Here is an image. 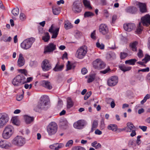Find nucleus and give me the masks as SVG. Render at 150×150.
<instances>
[{"label":"nucleus","mask_w":150,"mask_h":150,"mask_svg":"<svg viewBox=\"0 0 150 150\" xmlns=\"http://www.w3.org/2000/svg\"><path fill=\"white\" fill-rule=\"evenodd\" d=\"M20 18L22 21L25 20L26 18L25 14L23 13H21L20 16Z\"/></svg>","instance_id":"nucleus-55"},{"label":"nucleus","mask_w":150,"mask_h":150,"mask_svg":"<svg viewBox=\"0 0 150 150\" xmlns=\"http://www.w3.org/2000/svg\"><path fill=\"white\" fill-rule=\"evenodd\" d=\"M23 95L22 94L17 96L16 97V100L18 101L21 100L23 98Z\"/></svg>","instance_id":"nucleus-57"},{"label":"nucleus","mask_w":150,"mask_h":150,"mask_svg":"<svg viewBox=\"0 0 150 150\" xmlns=\"http://www.w3.org/2000/svg\"><path fill=\"white\" fill-rule=\"evenodd\" d=\"M57 129V126L56 123L55 122H52L47 126V130L49 135H52L56 132Z\"/></svg>","instance_id":"nucleus-6"},{"label":"nucleus","mask_w":150,"mask_h":150,"mask_svg":"<svg viewBox=\"0 0 150 150\" xmlns=\"http://www.w3.org/2000/svg\"><path fill=\"white\" fill-rule=\"evenodd\" d=\"M59 27H54L53 24H52L49 28L48 31L51 34H52L51 38H56L58 35Z\"/></svg>","instance_id":"nucleus-10"},{"label":"nucleus","mask_w":150,"mask_h":150,"mask_svg":"<svg viewBox=\"0 0 150 150\" xmlns=\"http://www.w3.org/2000/svg\"><path fill=\"white\" fill-rule=\"evenodd\" d=\"M118 79L116 76H112L110 77L108 80L107 84L110 86H115L118 82Z\"/></svg>","instance_id":"nucleus-12"},{"label":"nucleus","mask_w":150,"mask_h":150,"mask_svg":"<svg viewBox=\"0 0 150 150\" xmlns=\"http://www.w3.org/2000/svg\"><path fill=\"white\" fill-rule=\"evenodd\" d=\"M127 132H130L133 130L135 129V127L131 122H129L127 123Z\"/></svg>","instance_id":"nucleus-23"},{"label":"nucleus","mask_w":150,"mask_h":150,"mask_svg":"<svg viewBox=\"0 0 150 150\" xmlns=\"http://www.w3.org/2000/svg\"><path fill=\"white\" fill-rule=\"evenodd\" d=\"M56 49V45L53 43H50L44 48V53L45 54L47 53L52 52Z\"/></svg>","instance_id":"nucleus-14"},{"label":"nucleus","mask_w":150,"mask_h":150,"mask_svg":"<svg viewBox=\"0 0 150 150\" xmlns=\"http://www.w3.org/2000/svg\"><path fill=\"white\" fill-rule=\"evenodd\" d=\"M12 13L15 16L18 15L19 13V9L18 8L13 9L12 11Z\"/></svg>","instance_id":"nucleus-40"},{"label":"nucleus","mask_w":150,"mask_h":150,"mask_svg":"<svg viewBox=\"0 0 150 150\" xmlns=\"http://www.w3.org/2000/svg\"><path fill=\"white\" fill-rule=\"evenodd\" d=\"M142 22L143 25L147 26L150 24V16L146 14L141 18Z\"/></svg>","instance_id":"nucleus-17"},{"label":"nucleus","mask_w":150,"mask_h":150,"mask_svg":"<svg viewBox=\"0 0 150 150\" xmlns=\"http://www.w3.org/2000/svg\"><path fill=\"white\" fill-rule=\"evenodd\" d=\"M150 95L149 94H147L144 97L143 99L142 100L141 102V103L142 104L144 103L146 100L150 98Z\"/></svg>","instance_id":"nucleus-43"},{"label":"nucleus","mask_w":150,"mask_h":150,"mask_svg":"<svg viewBox=\"0 0 150 150\" xmlns=\"http://www.w3.org/2000/svg\"><path fill=\"white\" fill-rule=\"evenodd\" d=\"M64 67L63 65H59L57 64L55 67L53 69V70L55 71H61Z\"/></svg>","instance_id":"nucleus-28"},{"label":"nucleus","mask_w":150,"mask_h":150,"mask_svg":"<svg viewBox=\"0 0 150 150\" xmlns=\"http://www.w3.org/2000/svg\"><path fill=\"white\" fill-rule=\"evenodd\" d=\"M91 37L92 39L95 40L96 39V30H94L92 33L91 35Z\"/></svg>","instance_id":"nucleus-50"},{"label":"nucleus","mask_w":150,"mask_h":150,"mask_svg":"<svg viewBox=\"0 0 150 150\" xmlns=\"http://www.w3.org/2000/svg\"><path fill=\"white\" fill-rule=\"evenodd\" d=\"M93 65L95 68L98 69H103L105 66L104 62L99 59H97L93 61Z\"/></svg>","instance_id":"nucleus-13"},{"label":"nucleus","mask_w":150,"mask_h":150,"mask_svg":"<svg viewBox=\"0 0 150 150\" xmlns=\"http://www.w3.org/2000/svg\"><path fill=\"white\" fill-rule=\"evenodd\" d=\"M128 55V54L125 52L120 53V57L121 59L125 58Z\"/></svg>","instance_id":"nucleus-47"},{"label":"nucleus","mask_w":150,"mask_h":150,"mask_svg":"<svg viewBox=\"0 0 150 150\" xmlns=\"http://www.w3.org/2000/svg\"><path fill=\"white\" fill-rule=\"evenodd\" d=\"M64 146V145L62 143H55L50 145L49 147L51 149L54 150H59Z\"/></svg>","instance_id":"nucleus-18"},{"label":"nucleus","mask_w":150,"mask_h":150,"mask_svg":"<svg viewBox=\"0 0 150 150\" xmlns=\"http://www.w3.org/2000/svg\"><path fill=\"white\" fill-rule=\"evenodd\" d=\"M96 74H90L88 77L87 82L90 83L93 81L94 80Z\"/></svg>","instance_id":"nucleus-31"},{"label":"nucleus","mask_w":150,"mask_h":150,"mask_svg":"<svg viewBox=\"0 0 150 150\" xmlns=\"http://www.w3.org/2000/svg\"><path fill=\"white\" fill-rule=\"evenodd\" d=\"M99 32L103 35L107 34L108 32V29L107 26L105 24H101L99 27Z\"/></svg>","instance_id":"nucleus-16"},{"label":"nucleus","mask_w":150,"mask_h":150,"mask_svg":"<svg viewBox=\"0 0 150 150\" xmlns=\"http://www.w3.org/2000/svg\"><path fill=\"white\" fill-rule=\"evenodd\" d=\"M73 105V103L72 99L70 98H68L67 99V107L69 108L72 107Z\"/></svg>","instance_id":"nucleus-33"},{"label":"nucleus","mask_w":150,"mask_h":150,"mask_svg":"<svg viewBox=\"0 0 150 150\" xmlns=\"http://www.w3.org/2000/svg\"><path fill=\"white\" fill-rule=\"evenodd\" d=\"M50 38L49 33H45V35L42 37V40L45 42H48Z\"/></svg>","instance_id":"nucleus-34"},{"label":"nucleus","mask_w":150,"mask_h":150,"mask_svg":"<svg viewBox=\"0 0 150 150\" xmlns=\"http://www.w3.org/2000/svg\"><path fill=\"white\" fill-rule=\"evenodd\" d=\"M137 45V42H134L130 44L129 46L133 51L135 52L137 51V48L136 47Z\"/></svg>","instance_id":"nucleus-32"},{"label":"nucleus","mask_w":150,"mask_h":150,"mask_svg":"<svg viewBox=\"0 0 150 150\" xmlns=\"http://www.w3.org/2000/svg\"><path fill=\"white\" fill-rule=\"evenodd\" d=\"M40 83L42 86L50 90L52 88L51 83L48 81L42 80Z\"/></svg>","instance_id":"nucleus-20"},{"label":"nucleus","mask_w":150,"mask_h":150,"mask_svg":"<svg viewBox=\"0 0 150 150\" xmlns=\"http://www.w3.org/2000/svg\"><path fill=\"white\" fill-rule=\"evenodd\" d=\"M81 72L82 74L84 75L87 72V70L86 68H83L81 69Z\"/></svg>","instance_id":"nucleus-59"},{"label":"nucleus","mask_w":150,"mask_h":150,"mask_svg":"<svg viewBox=\"0 0 150 150\" xmlns=\"http://www.w3.org/2000/svg\"><path fill=\"white\" fill-rule=\"evenodd\" d=\"M117 19V16L116 15H113L112 16L111 23L112 24H114L115 21Z\"/></svg>","instance_id":"nucleus-52"},{"label":"nucleus","mask_w":150,"mask_h":150,"mask_svg":"<svg viewBox=\"0 0 150 150\" xmlns=\"http://www.w3.org/2000/svg\"><path fill=\"white\" fill-rule=\"evenodd\" d=\"M139 127L144 132L146 131L147 129V127L146 126H139Z\"/></svg>","instance_id":"nucleus-62"},{"label":"nucleus","mask_w":150,"mask_h":150,"mask_svg":"<svg viewBox=\"0 0 150 150\" xmlns=\"http://www.w3.org/2000/svg\"><path fill=\"white\" fill-rule=\"evenodd\" d=\"M26 78L23 75H17L12 80L13 84L16 86H20L25 83Z\"/></svg>","instance_id":"nucleus-2"},{"label":"nucleus","mask_w":150,"mask_h":150,"mask_svg":"<svg viewBox=\"0 0 150 150\" xmlns=\"http://www.w3.org/2000/svg\"><path fill=\"white\" fill-rule=\"evenodd\" d=\"M128 144V145L130 147H134L136 146V142L132 140H129Z\"/></svg>","instance_id":"nucleus-39"},{"label":"nucleus","mask_w":150,"mask_h":150,"mask_svg":"<svg viewBox=\"0 0 150 150\" xmlns=\"http://www.w3.org/2000/svg\"><path fill=\"white\" fill-rule=\"evenodd\" d=\"M114 100L110 98H107L106 99V101L108 103H110L112 101Z\"/></svg>","instance_id":"nucleus-60"},{"label":"nucleus","mask_w":150,"mask_h":150,"mask_svg":"<svg viewBox=\"0 0 150 150\" xmlns=\"http://www.w3.org/2000/svg\"><path fill=\"white\" fill-rule=\"evenodd\" d=\"M96 47L101 50L103 49L104 48V45L103 44H100L98 42L96 43Z\"/></svg>","instance_id":"nucleus-44"},{"label":"nucleus","mask_w":150,"mask_h":150,"mask_svg":"<svg viewBox=\"0 0 150 150\" xmlns=\"http://www.w3.org/2000/svg\"><path fill=\"white\" fill-rule=\"evenodd\" d=\"M150 60V56L147 55L146 56L145 58L143 59L142 61H144L145 63H146L148 61Z\"/></svg>","instance_id":"nucleus-53"},{"label":"nucleus","mask_w":150,"mask_h":150,"mask_svg":"<svg viewBox=\"0 0 150 150\" xmlns=\"http://www.w3.org/2000/svg\"><path fill=\"white\" fill-rule=\"evenodd\" d=\"M137 56L139 58H142L143 56L142 51L141 49H139L137 53Z\"/></svg>","instance_id":"nucleus-54"},{"label":"nucleus","mask_w":150,"mask_h":150,"mask_svg":"<svg viewBox=\"0 0 150 150\" xmlns=\"http://www.w3.org/2000/svg\"><path fill=\"white\" fill-rule=\"evenodd\" d=\"M94 15V14L90 11L86 12L84 14V17L85 18L92 16Z\"/></svg>","instance_id":"nucleus-41"},{"label":"nucleus","mask_w":150,"mask_h":150,"mask_svg":"<svg viewBox=\"0 0 150 150\" xmlns=\"http://www.w3.org/2000/svg\"><path fill=\"white\" fill-rule=\"evenodd\" d=\"M73 25L69 21H65L64 22V28L66 30H68L73 28Z\"/></svg>","instance_id":"nucleus-24"},{"label":"nucleus","mask_w":150,"mask_h":150,"mask_svg":"<svg viewBox=\"0 0 150 150\" xmlns=\"http://www.w3.org/2000/svg\"><path fill=\"white\" fill-rule=\"evenodd\" d=\"M11 146V144L5 140H0V147L2 148L7 149Z\"/></svg>","instance_id":"nucleus-21"},{"label":"nucleus","mask_w":150,"mask_h":150,"mask_svg":"<svg viewBox=\"0 0 150 150\" xmlns=\"http://www.w3.org/2000/svg\"><path fill=\"white\" fill-rule=\"evenodd\" d=\"M120 69L122 71L125 72L131 70L132 67H126L125 65L119 66Z\"/></svg>","instance_id":"nucleus-27"},{"label":"nucleus","mask_w":150,"mask_h":150,"mask_svg":"<svg viewBox=\"0 0 150 150\" xmlns=\"http://www.w3.org/2000/svg\"><path fill=\"white\" fill-rule=\"evenodd\" d=\"M12 143L14 145L22 146L25 143V139L21 136H17L12 141Z\"/></svg>","instance_id":"nucleus-7"},{"label":"nucleus","mask_w":150,"mask_h":150,"mask_svg":"<svg viewBox=\"0 0 150 150\" xmlns=\"http://www.w3.org/2000/svg\"><path fill=\"white\" fill-rule=\"evenodd\" d=\"M24 119L26 124H27L33 122L34 120V118L33 117L28 115L25 116Z\"/></svg>","instance_id":"nucleus-30"},{"label":"nucleus","mask_w":150,"mask_h":150,"mask_svg":"<svg viewBox=\"0 0 150 150\" xmlns=\"http://www.w3.org/2000/svg\"><path fill=\"white\" fill-rule=\"evenodd\" d=\"M25 60L21 54H20L19 55V58L18 61V65L19 67L23 66L25 64Z\"/></svg>","instance_id":"nucleus-22"},{"label":"nucleus","mask_w":150,"mask_h":150,"mask_svg":"<svg viewBox=\"0 0 150 150\" xmlns=\"http://www.w3.org/2000/svg\"><path fill=\"white\" fill-rule=\"evenodd\" d=\"M110 71V69L109 68H108L103 71H101V72L103 74H105L106 73H108V71Z\"/></svg>","instance_id":"nucleus-64"},{"label":"nucleus","mask_w":150,"mask_h":150,"mask_svg":"<svg viewBox=\"0 0 150 150\" xmlns=\"http://www.w3.org/2000/svg\"><path fill=\"white\" fill-rule=\"evenodd\" d=\"M108 128L109 130H112L113 131H116L117 128V127L115 124H110L108 126Z\"/></svg>","instance_id":"nucleus-36"},{"label":"nucleus","mask_w":150,"mask_h":150,"mask_svg":"<svg viewBox=\"0 0 150 150\" xmlns=\"http://www.w3.org/2000/svg\"><path fill=\"white\" fill-rule=\"evenodd\" d=\"M91 94V92L90 91L87 92L85 95L84 97V100L87 99Z\"/></svg>","instance_id":"nucleus-51"},{"label":"nucleus","mask_w":150,"mask_h":150,"mask_svg":"<svg viewBox=\"0 0 150 150\" xmlns=\"http://www.w3.org/2000/svg\"><path fill=\"white\" fill-rule=\"evenodd\" d=\"M50 100L47 96H43L40 98L37 105L34 109L36 112H38L40 110L46 109L47 106Z\"/></svg>","instance_id":"nucleus-1"},{"label":"nucleus","mask_w":150,"mask_h":150,"mask_svg":"<svg viewBox=\"0 0 150 150\" xmlns=\"http://www.w3.org/2000/svg\"><path fill=\"white\" fill-rule=\"evenodd\" d=\"M137 11V8L134 7H128L126 9V12L132 14L134 13H136Z\"/></svg>","instance_id":"nucleus-26"},{"label":"nucleus","mask_w":150,"mask_h":150,"mask_svg":"<svg viewBox=\"0 0 150 150\" xmlns=\"http://www.w3.org/2000/svg\"><path fill=\"white\" fill-rule=\"evenodd\" d=\"M82 9L81 4L78 1H75L72 5V10L75 13H78L81 12Z\"/></svg>","instance_id":"nucleus-9"},{"label":"nucleus","mask_w":150,"mask_h":150,"mask_svg":"<svg viewBox=\"0 0 150 150\" xmlns=\"http://www.w3.org/2000/svg\"><path fill=\"white\" fill-rule=\"evenodd\" d=\"M103 13L104 16L108 18L109 16V14L107 10L105 9L103 11Z\"/></svg>","instance_id":"nucleus-58"},{"label":"nucleus","mask_w":150,"mask_h":150,"mask_svg":"<svg viewBox=\"0 0 150 150\" xmlns=\"http://www.w3.org/2000/svg\"><path fill=\"white\" fill-rule=\"evenodd\" d=\"M143 29V28L141 25V23L140 22L139 24V26L137 29V32L138 33H140Z\"/></svg>","instance_id":"nucleus-42"},{"label":"nucleus","mask_w":150,"mask_h":150,"mask_svg":"<svg viewBox=\"0 0 150 150\" xmlns=\"http://www.w3.org/2000/svg\"><path fill=\"white\" fill-rule=\"evenodd\" d=\"M18 70L19 72H21V74H24L25 76H27V71L25 69H20Z\"/></svg>","instance_id":"nucleus-48"},{"label":"nucleus","mask_w":150,"mask_h":150,"mask_svg":"<svg viewBox=\"0 0 150 150\" xmlns=\"http://www.w3.org/2000/svg\"><path fill=\"white\" fill-rule=\"evenodd\" d=\"M35 41V39L33 38H28L25 40L21 44V47L24 49L27 50L30 48Z\"/></svg>","instance_id":"nucleus-5"},{"label":"nucleus","mask_w":150,"mask_h":150,"mask_svg":"<svg viewBox=\"0 0 150 150\" xmlns=\"http://www.w3.org/2000/svg\"><path fill=\"white\" fill-rule=\"evenodd\" d=\"M86 124L87 122L85 120H81L75 122L73 126L76 129H82Z\"/></svg>","instance_id":"nucleus-11"},{"label":"nucleus","mask_w":150,"mask_h":150,"mask_svg":"<svg viewBox=\"0 0 150 150\" xmlns=\"http://www.w3.org/2000/svg\"><path fill=\"white\" fill-rule=\"evenodd\" d=\"M73 143V141L72 140H69L67 142L65 146L66 147H70L72 145Z\"/></svg>","instance_id":"nucleus-46"},{"label":"nucleus","mask_w":150,"mask_h":150,"mask_svg":"<svg viewBox=\"0 0 150 150\" xmlns=\"http://www.w3.org/2000/svg\"><path fill=\"white\" fill-rule=\"evenodd\" d=\"M88 51L87 46L83 45L80 47L76 51L75 56L78 59H82L86 56Z\"/></svg>","instance_id":"nucleus-3"},{"label":"nucleus","mask_w":150,"mask_h":150,"mask_svg":"<svg viewBox=\"0 0 150 150\" xmlns=\"http://www.w3.org/2000/svg\"><path fill=\"white\" fill-rule=\"evenodd\" d=\"M72 150H86V149L82 147L78 146L74 147Z\"/></svg>","instance_id":"nucleus-45"},{"label":"nucleus","mask_w":150,"mask_h":150,"mask_svg":"<svg viewBox=\"0 0 150 150\" xmlns=\"http://www.w3.org/2000/svg\"><path fill=\"white\" fill-rule=\"evenodd\" d=\"M95 133L96 134L100 135L102 134V132L98 129L96 130Z\"/></svg>","instance_id":"nucleus-63"},{"label":"nucleus","mask_w":150,"mask_h":150,"mask_svg":"<svg viewBox=\"0 0 150 150\" xmlns=\"http://www.w3.org/2000/svg\"><path fill=\"white\" fill-rule=\"evenodd\" d=\"M73 65L70 64V63L69 61L68 62V64L67 65V69L66 71H68L72 69Z\"/></svg>","instance_id":"nucleus-49"},{"label":"nucleus","mask_w":150,"mask_h":150,"mask_svg":"<svg viewBox=\"0 0 150 150\" xmlns=\"http://www.w3.org/2000/svg\"><path fill=\"white\" fill-rule=\"evenodd\" d=\"M14 132L13 127L10 125H7L4 128L2 134L3 137L6 139H8L12 135Z\"/></svg>","instance_id":"nucleus-4"},{"label":"nucleus","mask_w":150,"mask_h":150,"mask_svg":"<svg viewBox=\"0 0 150 150\" xmlns=\"http://www.w3.org/2000/svg\"><path fill=\"white\" fill-rule=\"evenodd\" d=\"M9 117L5 113H0V128L6 125L9 120Z\"/></svg>","instance_id":"nucleus-8"},{"label":"nucleus","mask_w":150,"mask_h":150,"mask_svg":"<svg viewBox=\"0 0 150 150\" xmlns=\"http://www.w3.org/2000/svg\"><path fill=\"white\" fill-rule=\"evenodd\" d=\"M102 146L100 143H98L94 147L96 149H99L101 148Z\"/></svg>","instance_id":"nucleus-61"},{"label":"nucleus","mask_w":150,"mask_h":150,"mask_svg":"<svg viewBox=\"0 0 150 150\" xmlns=\"http://www.w3.org/2000/svg\"><path fill=\"white\" fill-rule=\"evenodd\" d=\"M149 68L147 67L145 69H139L138 70V72H139L140 71H142L143 72H147L149 71Z\"/></svg>","instance_id":"nucleus-56"},{"label":"nucleus","mask_w":150,"mask_h":150,"mask_svg":"<svg viewBox=\"0 0 150 150\" xmlns=\"http://www.w3.org/2000/svg\"><path fill=\"white\" fill-rule=\"evenodd\" d=\"M83 4L85 6L86 8H92L90 6V1L87 0H83Z\"/></svg>","instance_id":"nucleus-38"},{"label":"nucleus","mask_w":150,"mask_h":150,"mask_svg":"<svg viewBox=\"0 0 150 150\" xmlns=\"http://www.w3.org/2000/svg\"><path fill=\"white\" fill-rule=\"evenodd\" d=\"M41 67L44 71H48L52 68L51 64L47 59H45L42 63Z\"/></svg>","instance_id":"nucleus-15"},{"label":"nucleus","mask_w":150,"mask_h":150,"mask_svg":"<svg viewBox=\"0 0 150 150\" xmlns=\"http://www.w3.org/2000/svg\"><path fill=\"white\" fill-rule=\"evenodd\" d=\"M135 27V25L133 23H128L125 24L124 25V29L128 31H130L134 29Z\"/></svg>","instance_id":"nucleus-19"},{"label":"nucleus","mask_w":150,"mask_h":150,"mask_svg":"<svg viewBox=\"0 0 150 150\" xmlns=\"http://www.w3.org/2000/svg\"><path fill=\"white\" fill-rule=\"evenodd\" d=\"M137 61V60L136 59H130L126 61H125V63L133 65L135 64V63Z\"/></svg>","instance_id":"nucleus-35"},{"label":"nucleus","mask_w":150,"mask_h":150,"mask_svg":"<svg viewBox=\"0 0 150 150\" xmlns=\"http://www.w3.org/2000/svg\"><path fill=\"white\" fill-rule=\"evenodd\" d=\"M60 9L59 7H54L52 8V11L54 15H57L60 13Z\"/></svg>","instance_id":"nucleus-37"},{"label":"nucleus","mask_w":150,"mask_h":150,"mask_svg":"<svg viewBox=\"0 0 150 150\" xmlns=\"http://www.w3.org/2000/svg\"><path fill=\"white\" fill-rule=\"evenodd\" d=\"M98 125V121L96 120H94L92 123V127L90 132H93L97 128Z\"/></svg>","instance_id":"nucleus-29"},{"label":"nucleus","mask_w":150,"mask_h":150,"mask_svg":"<svg viewBox=\"0 0 150 150\" xmlns=\"http://www.w3.org/2000/svg\"><path fill=\"white\" fill-rule=\"evenodd\" d=\"M138 5L140 8V11L142 13L146 12V5L145 4L142 3H139Z\"/></svg>","instance_id":"nucleus-25"}]
</instances>
